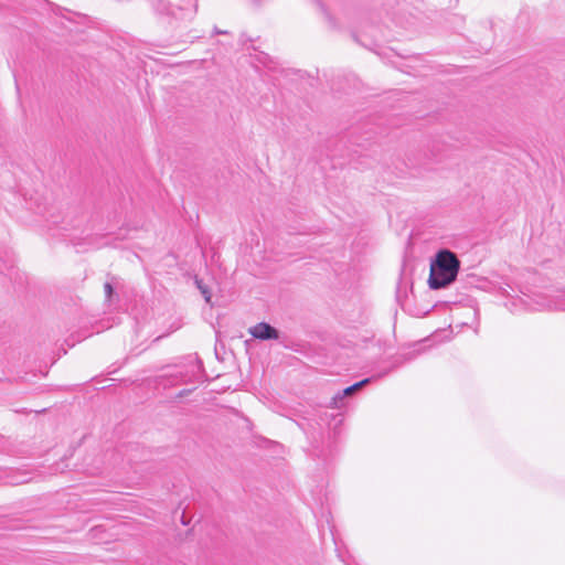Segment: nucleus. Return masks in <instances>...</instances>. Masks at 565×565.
I'll list each match as a JSON object with an SVG mask.
<instances>
[{"label": "nucleus", "mask_w": 565, "mask_h": 565, "mask_svg": "<svg viewBox=\"0 0 565 565\" xmlns=\"http://www.w3.org/2000/svg\"><path fill=\"white\" fill-rule=\"evenodd\" d=\"M460 269V260L449 249H440L430 262L428 286L433 290L447 288L456 281Z\"/></svg>", "instance_id": "1"}, {"label": "nucleus", "mask_w": 565, "mask_h": 565, "mask_svg": "<svg viewBox=\"0 0 565 565\" xmlns=\"http://www.w3.org/2000/svg\"><path fill=\"white\" fill-rule=\"evenodd\" d=\"M249 333L253 338L267 341L279 339L280 332L267 322H258L257 324L249 328Z\"/></svg>", "instance_id": "2"}, {"label": "nucleus", "mask_w": 565, "mask_h": 565, "mask_svg": "<svg viewBox=\"0 0 565 565\" xmlns=\"http://www.w3.org/2000/svg\"><path fill=\"white\" fill-rule=\"evenodd\" d=\"M371 379H364L360 382H356L354 383L353 385L351 386H348L347 388H344L341 393H338L334 397H333V401H334V404L337 405V401L338 399H342L343 397L345 396H349L351 394H353L355 391H358L359 388L363 387L365 384L370 383Z\"/></svg>", "instance_id": "3"}, {"label": "nucleus", "mask_w": 565, "mask_h": 565, "mask_svg": "<svg viewBox=\"0 0 565 565\" xmlns=\"http://www.w3.org/2000/svg\"><path fill=\"white\" fill-rule=\"evenodd\" d=\"M198 289L201 291L202 296L204 297L205 302L210 303L212 298V292L210 288L203 282L202 279L195 277L194 280Z\"/></svg>", "instance_id": "4"}, {"label": "nucleus", "mask_w": 565, "mask_h": 565, "mask_svg": "<svg viewBox=\"0 0 565 565\" xmlns=\"http://www.w3.org/2000/svg\"><path fill=\"white\" fill-rule=\"evenodd\" d=\"M104 289L107 301L111 302L113 297L116 296L113 285L110 282H105Z\"/></svg>", "instance_id": "5"}, {"label": "nucleus", "mask_w": 565, "mask_h": 565, "mask_svg": "<svg viewBox=\"0 0 565 565\" xmlns=\"http://www.w3.org/2000/svg\"><path fill=\"white\" fill-rule=\"evenodd\" d=\"M323 13L332 28H337V21L331 13L322 6Z\"/></svg>", "instance_id": "6"}, {"label": "nucleus", "mask_w": 565, "mask_h": 565, "mask_svg": "<svg viewBox=\"0 0 565 565\" xmlns=\"http://www.w3.org/2000/svg\"><path fill=\"white\" fill-rule=\"evenodd\" d=\"M185 393H186V391H182V392L180 393V396L185 395Z\"/></svg>", "instance_id": "7"}, {"label": "nucleus", "mask_w": 565, "mask_h": 565, "mask_svg": "<svg viewBox=\"0 0 565 565\" xmlns=\"http://www.w3.org/2000/svg\"><path fill=\"white\" fill-rule=\"evenodd\" d=\"M182 523H183L184 525H186V524H188V523L185 522V519H184V518H182Z\"/></svg>", "instance_id": "8"}]
</instances>
